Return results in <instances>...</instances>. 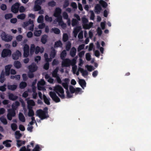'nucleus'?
<instances>
[{
	"label": "nucleus",
	"instance_id": "obj_1",
	"mask_svg": "<svg viewBox=\"0 0 151 151\" xmlns=\"http://www.w3.org/2000/svg\"><path fill=\"white\" fill-rule=\"evenodd\" d=\"M19 105V103L18 101H16L12 105V110L11 109H8V113L7 114V118L8 119L11 120L12 119V117L15 116V112L14 110L17 108Z\"/></svg>",
	"mask_w": 151,
	"mask_h": 151
},
{
	"label": "nucleus",
	"instance_id": "obj_2",
	"mask_svg": "<svg viewBox=\"0 0 151 151\" xmlns=\"http://www.w3.org/2000/svg\"><path fill=\"white\" fill-rule=\"evenodd\" d=\"M47 109L46 108L43 111L41 109L37 110L36 111L37 116H38L41 119L47 118L48 117Z\"/></svg>",
	"mask_w": 151,
	"mask_h": 151
},
{
	"label": "nucleus",
	"instance_id": "obj_3",
	"mask_svg": "<svg viewBox=\"0 0 151 151\" xmlns=\"http://www.w3.org/2000/svg\"><path fill=\"white\" fill-rule=\"evenodd\" d=\"M76 59L75 58H74L71 60L68 59H64L62 62V67H67L69 66L70 65L76 64Z\"/></svg>",
	"mask_w": 151,
	"mask_h": 151
},
{
	"label": "nucleus",
	"instance_id": "obj_4",
	"mask_svg": "<svg viewBox=\"0 0 151 151\" xmlns=\"http://www.w3.org/2000/svg\"><path fill=\"white\" fill-rule=\"evenodd\" d=\"M53 90L61 98H65L64 91L62 87L59 85H57L53 87Z\"/></svg>",
	"mask_w": 151,
	"mask_h": 151
},
{
	"label": "nucleus",
	"instance_id": "obj_5",
	"mask_svg": "<svg viewBox=\"0 0 151 151\" xmlns=\"http://www.w3.org/2000/svg\"><path fill=\"white\" fill-rule=\"evenodd\" d=\"M63 82L62 83V85L67 90L66 92L67 93V97L68 98H70L72 97L73 93L69 92L68 91V84L69 82V80L68 78H65L63 80Z\"/></svg>",
	"mask_w": 151,
	"mask_h": 151
},
{
	"label": "nucleus",
	"instance_id": "obj_6",
	"mask_svg": "<svg viewBox=\"0 0 151 151\" xmlns=\"http://www.w3.org/2000/svg\"><path fill=\"white\" fill-rule=\"evenodd\" d=\"M37 69V67L35 63H32L29 67V72L28 73V76L29 78H32L33 77V72L36 71Z\"/></svg>",
	"mask_w": 151,
	"mask_h": 151
},
{
	"label": "nucleus",
	"instance_id": "obj_7",
	"mask_svg": "<svg viewBox=\"0 0 151 151\" xmlns=\"http://www.w3.org/2000/svg\"><path fill=\"white\" fill-rule=\"evenodd\" d=\"M82 20L83 23V27L84 29H89L93 26V23L92 22H90L88 24H87L88 22V20L85 17H83L82 18Z\"/></svg>",
	"mask_w": 151,
	"mask_h": 151
},
{
	"label": "nucleus",
	"instance_id": "obj_8",
	"mask_svg": "<svg viewBox=\"0 0 151 151\" xmlns=\"http://www.w3.org/2000/svg\"><path fill=\"white\" fill-rule=\"evenodd\" d=\"M1 36L2 40L6 42H10L12 39V36L6 35L4 32H3L2 33Z\"/></svg>",
	"mask_w": 151,
	"mask_h": 151
},
{
	"label": "nucleus",
	"instance_id": "obj_9",
	"mask_svg": "<svg viewBox=\"0 0 151 151\" xmlns=\"http://www.w3.org/2000/svg\"><path fill=\"white\" fill-rule=\"evenodd\" d=\"M44 1L43 0H37L35 2V5L34 6V10L35 11H38L41 9L40 6L42 2Z\"/></svg>",
	"mask_w": 151,
	"mask_h": 151
},
{
	"label": "nucleus",
	"instance_id": "obj_10",
	"mask_svg": "<svg viewBox=\"0 0 151 151\" xmlns=\"http://www.w3.org/2000/svg\"><path fill=\"white\" fill-rule=\"evenodd\" d=\"M45 84V82L43 79H41L40 81H39L37 83V88L38 90L41 91H45L46 89L43 86Z\"/></svg>",
	"mask_w": 151,
	"mask_h": 151
},
{
	"label": "nucleus",
	"instance_id": "obj_11",
	"mask_svg": "<svg viewBox=\"0 0 151 151\" xmlns=\"http://www.w3.org/2000/svg\"><path fill=\"white\" fill-rule=\"evenodd\" d=\"M11 54V51L9 49H4L1 53V56L5 58L7 56H10Z\"/></svg>",
	"mask_w": 151,
	"mask_h": 151
},
{
	"label": "nucleus",
	"instance_id": "obj_12",
	"mask_svg": "<svg viewBox=\"0 0 151 151\" xmlns=\"http://www.w3.org/2000/svg\"><path fill=\"white\" fill-rule=\"evenodd\" d=\"M49 95L53 100L56 102H59L60 101V99L57 96L56 94L54 92L50 91Z\"/></svg>",
	"mask_w": 151,
	"mask_h": 151
},
{
	"label": "nucleus",
	"instance_id": "obj_13",
	"mask_svg": "<svg viewBox=\"0 0 151 151\" xmlns=\"http://www.w3.org/2000/svg\"><path fill=\"white\" fill-rule=\"evenodd\" d=\"M58 23L59 25L63 29L66 28L67 26L66 24L63 21L62 17L58 18Z\"/></svg>",
	"mask_w": 151,
	"mask_h": 151
},
{
	"label": "nucleus",
	"instance_id": "obj_14",
	"mask_svg": "<svg viewBox=\"0 0 151 151\" xmlns=\"http://www.w3.org/2000/svg\"><path fill=\"white\" fill-rule=\"evenodd\" d=\"M44 57L45 58V61L47 62V63H46L45 65L44 68L46 70H47L49 68V64L48 62L49 61H51V60L50 59H49V58H48V55L46 53L45 54Z\"/></svg>",
	"mask_w": 151,
	"mask_h": 151
},
{
	"label": "nucleus",
	"instance_id": "obj_15",
	"mask_svg": "<svg viewBox=\"0 0 151 151\" xmlns=\"http://www.w3.org/2000/svg\"><path fill=\"white\" fill-rule=\"evenodd\" d=\"M61 12L62 10L59 7L56 8L53 14L54 16L58 17V18L62 17L60 15Z\"/></svg>",
	"mask_w": 151,
	"mask_h": 151
},
{
	"label": "nucleus",
	"instance_id": "obj_16",
	"mask_svg": "<svg viewBox=\"0 0 151 151\" xmlns=\"http://www.w3.org/2000/svg\"><path fill=\"white\" fill-rule=\"evenodd\" d=\"M24 56L27 57L28 56L29 52V47L28 45L26 44L24 47Z\"/></svg>",
	"mask_w": 151,
	"mask_h": 151
},
{
	"label": "nucleus",
	"instance_id": "obj_17",
	"mask_svg": "<svg viewBox=\"0 0 151 151\" xmlns=\"http://www.w3.org/2000/svg\"><path fill=\"white\" fill-rule=\"evenodd\" d=\"M22 55L21 52L18 50H17L12 55L13 58L14 60L18 59L19 57H21Z\"/></svg>",
	"mask_w": 151,
	"mask_h": 151
},
{
	"label": "nucleus",
	"instance_id": "obj_18",
	"mask_svg": "<svg viewBox=\"0 0 151 151\" xmlns=\"http://www.w3.org/2000/svg\"><path fill=\"white\" fill-rule=\"evenodd\" d=\"M19 6V3H15L12 6V11L14 13H17L18 11Z\"/></svg>",
	"mask_w": 151,
	"mask_h": 151
},
{
	"label": "nucleus",
	"instance_id": "obj_19",
	"mask_svg": "<svg viewBox=\"0 0 151 151\" xmlns=\"http://www.w3.org/2000/svg\"><path fill=\"white\" fill-rule=\"evenodd\" d=\"M12 66V65H9L5 67V73L6 76H9V75L10 70Z\"/></svg>",
	"mask_w": 151,
	"mask_h": 151
},
{
	"label": "nucleus",
	"instance_id": "obj_20",
	"mask_svg": "<svg viewBox=\"0 0 151 151\" xmlns=\"http://www.w3.org/2000/svg\"><path fill=\"white\" fill-rule=\"evenodd\" d=\"M81 29V27H77L74 28L73 31V34L75 37H76L78 32Z\"/></svg>",
	"mask_w": 151,
	"mask_h": 151
},
{
	"label": "nucleus",
	"instance_id": "obj_21",
	"mask_svg": "<svg viewBox=\"0 0 151 151\" xmlns=\"http://www.w3.org/2000/svg\"><path fill=\"white\" fill-rule=\"evenodd\" d=\"M78 71L81 72L82 76L84 77L87 76L88 74V73L87 70H84L81 67H78Z\"/></svg>",
	"mask_w": 151,
	"mask_h": 151
},
{
	"label": "nucleus",
	"instance_id": "obj_22",
	"mask_svg": "<svg viewBox=\"0 0 151 151\" xmlns=\"http://www.w3.org/2000/svg\"><path fill=\"white\" fill-rule=\"evenodd\" d=\"M28 108H32L31 106H34L35 105V103L33 100H29L27 101Z\"/></svg>",
	"mask_w": 151,
	"mask_h": 151
},
{
	"label": "nucleus",
	"instance_id": "obj_23",
	"mask_svg": "<svg viewBox=\"0 0 151 151\" xmlns=\"http://www.w3.org/2000/svg\"><path fill=\"white\" fill-rule=\"evenodd\" d=\"M75 65H72V70L73 73V74H76L77 76H78L79 75V71H78V70L77 71H76L77 67V66Z\"/></svg>",
	"mask_w": 151,
	"mask_h": 151
},
{
	"label": "nucleus",
	"instance_id": "obj_24",
	"mask_svg": "<svg viewBox=\"0 0 151 151\" xmlns=\"http://www.w3.org/2000/svg\"><path fill=\"white\" fill-rule=\"evenodd\" d=\"M9 98L10 100L14 101L18 98V96L13 93H9L8 94Z\"/></svg>",
	"mask_w": 151,
	"mask_h": 151
},
{
	"label": "nucleus",
	"instance_id": "obj_25",
	"mask_svg": "<svg viewBox=\"0 0 151 151\" xmlns=\"http://www.w3.org/2000/svg\"><path fill=\"white\" fill-rule=\"evenodd\" d=\"M102 8L101 6L99 4H97L95 7V12L98 14H99Z\"/></svg>",
	"mask_w": 151,
	"mask_h": 151
},
{
	"label": "nucleus",
	"instance_id": "obj_26",
	"mask_svg": "<svg viewBox=\"0 0 151 151\" xmlns=\"http://www.w3.org/2000/svg\"><path fill=\"white\" fill-rule=\"evenodd\" d=\"M44 51V49L43 47L41 48L38 46H37L35 49V53L36 54H38L39 52L42 53Z\"/></svg>",
	"mask_w": 151,
	"mask_h": 151
},
{
	"label": "nucleus",
	"instance_id": "obj_27",
	"mask_svg": "<svg viewBox=\"0 0 151 151\" xmlns=\"http://www.w3.org/2000/svg\"><path fill=\"white\" fill-rule=\"evenodd\" d=\"M35 30L34 32V35L36 36H40L42 33L41 30H38L37 28H35Z\"/></svg>",
	"mask_w": 151,
	"mask_h": 151
},
{
	"label": "nucleus",
	"instance_id": "obj_28",
	"mask_svg": "<svg viewBox=\"0 0 151 151\" xmlns=\"http://www.w3.org/2000/svg\"><path fill=\"white\" fill-rule=\"evenodd\" d=\"M17 86L16 85H8V89L12 91L15 90L17 88Z\"/></svg>",
	"mask_w": 151,
	"mask_h": 151
},
{
	"label": "nucleus",
	"instance_id": "obj_29",
	"mask_svg": "<svg viewBox=\"0 0 151 151\" xmlns=\"http://www.w3.org/2000/svg\"><path fill=\"white\" fill-rule=\"evenodd\" d=\"M79 83L80 85L83 88L86 87V83L85 81L83 79H79Z\"/></svg>",
	"mask_w": 151,
	"mask_h": 151
},
{
	"label": "nucleus",
	"instance_id": "obj_30",
	"mask_svg": "<svg viewBox=\"0 0 151 151\" xmlns=\"http://www.w3.org/2000/svg\"><path fill=\"white\" fill-rule=\"evenodd\" d=\"M19 120L22 122H24L25 121V117L23 114L20 113L19 114Z\"/></svg>",
	"mask_w": 151,
	"mask_h": 151
},
{
	"label": "nucleus",
	"instance_id": "obj_31",
	"mask_svg": "<svg viewBox=\"0 0 151 151\" xmlns=\"http://www.w3.org/2000/svg\"><path fill=\"white\" fill-rule=\"evenodd\" d=\"M76 49L74 47H72L70 51V55L72 57L76 55Z\"/></svg>",
	"mask_w": 151,
	"mask_h": 151
},
{
	"label": "nucleus",
	"instance_id": "obj_32",
	"mask_svg": "<svg viewBox=\"0 0 151 151\" xmlns=\"http://www.w3.org/2000/svg\"><path fill=\"white\" fill-rule=\"evenodd\" d=\"M12 141L9 140H7L3 142V144H4L6 147H9L11 146L10 142Z\"/></svg>",
	"mask_w": 151,
	"mask_h": 151
},
{
	"label": "nucleus",
	"instance_id": "obj_33",
	"mask_svg": "<svg viewBox=\"0 0 151 151\" xmlns=\"http://www.w3.org/2000/svg\"><path fill=\"white\" fill-rule=\"evenodd\" d=\"M30 145H28L27 148L25 147H23L20 149V151H30L31 149V148H30Z\"/></svg>",
	"mask_w": 151,
	"mask_h": 151
},
{
	"label": "nucleus",
	"instance_id": "obj_34",
	"mask_svg": "<svg viewBox=\"0 0 151 151\" xmlns=\"http://www.w3.org/2000/svg\"><path fill=\"white\" fill-rule=\"evenodd\" d=\"M17 146L19 147L23 145H24L25 144V142L24 141L19 140L18 139L17 140Z\"/></svg>",
	"mask_w": 151,
	"mask_h": 151
},
{
	"label": "nucleus",
	"instance_id": "obj_35",
	"mask_svg": "<svg viewBox=\"0 0 151 151\" xmlns=\"http://www.w3.org/2000/svg\"><path fill=\"white\" fill-rule=\"evenodd\" d=\"M51 31L54 33L56 34H58L60 32V29H59L55 27L52 28L51 29Z\"/></svg>",
	"mask_w": 151,
	"mask_h": 151
},
{
	"label": "nucleus",
	"instance_id": "obj_36",
	"mask_svg": "<svg viewBox=\"0 0 151 151\" xmlns=\"http://www.w3.org/2000/svg\"><path fill=\"white\" fill-rule=\"evenodd\" d=\"M36 88L35 87H32V91L33 93L32 94L33 98L34 99L36 98L37 93L36 92Z\"/></svg>",
	"mask_w": 151,
	"mask_h": 151
},
{
	"label": "nucleus",
	"instance_id": "obj_37",
	"mask_svg": "<svg viewBox=\"0 0 151 151\" xmlns=\"http://www.w3.org/2000/svg\"><path fill=\"white\" fill-rule=\"evenodd\" d=\"M58 70V67L56 68V69L53 71L52 73V76L54 77H56L58 76L57 74V72Z\"/></svg>",
	"mask_w": 151,
	"mask_h": 151
},
{
	"label": "nucleus",
	"instance_id": "obj_38",
	"mask_svg": "<svg viewBox=\"0 0 151 151\" xmlns=\"http://www.w3.org/2000/svg\"><path fill=\"white\" fill-rule=\"evenodd\" d=\"M29 109V112L28 113V116H32L34 115V113L33 111L32 110V108H28Z\"/></svg>",
	"mask_w": 151,
	"mask_h": 151
},
{
	"label": "nucleus",
	"instance_id": "obj_39",
	"mask_svg": "<svg viewBox=\"0 0 151 151\" xmlns=\"http://www.w3.org/2000/svg\"><path fill=\"white\" fill-rule=\"evenodd\" d=\"M22 136V135L20 133L19 131H17L15 132V137L17 139H19Z\"/></svg>",
	"mask_w": 151,
	"mask_h": 151
},
{
	"label": "nucleus",
	"instance_id": "obj_40",
	"mask_svg": "<svg viewBox=\"0 0 151 151\" xmlns=\"http://www.w3.org/2000/svg\"><path fill=\"white\" fill-rule=\"evenodd\" d=\"M47 36L46 35L43 36L41 40L43 44L47 42Z\"/></svg>",
	"mask_w": 151,
	"mask_h": 151
},
{
	"label": "nucleus",
	"instance_id": "obj_41",
	"mask_svg": "<svg viewBox=\"0 0 151 151\" xmlns=\"http://www.w3.org/2000/svg\"><path fill=\"white\" fill-rule=\"evenodd\" d=\"M15 67L17 68H19L21 67V65L20 62L18 61H15L14 63Z\"/></svg>",
	"mask_w": 151,
	"mask_h": 151
},
{
	"label": "nucleus",
	"instance_id": "obj_42",
	"mask_svg": "<svg viewBox=\"0 0 151 151\" xmlns=\"http://www.w3.org/2000/svg\"><path fill=\"white\" fill-rule=\"evenodd\" d=\"M27 83L24 82H21L19 84V88L21 89H23L24 88L27 86Z\"/></svg>",
	"mask_w": 151,
	"mask_h": 151
},
{
	"label": "nucleus",
	"instance_id": "obj_43",
	"mask_svg": "<svg viewBox=\"0 0 151 151\" xmlns=\"http://www.w3.org/2000/svg\"><path fill=\"white\" fill-rule=\"evenodd\" d=\"M85 67L89 71H91L94 69V68L93 66L88 65H85Z\"/></svg>",
	"mask_w": 151,
	"mask_h": 151
},
{
	"label": "nucleus",
	"instance_id": "obj_44",
	"mask_svg": "<svg viewBox=\"0 0 151 151\" xmlns=\"http://www.w3.org/2000/svg\"><path fill=\"white\" fill-rule=\"evenodd\" d=\"M43 98L44 102L45 104L47 105H49L50 104L49 99L47 98L44 95H43Z\"/></svg>",
	"mask_w": 151,
	"mask_h": 151
},
{
	"label": "nucleus",
	"instance_id": "obj_45",
	"mask_svg": "<svg viewBox=\"0 0 151 151\" xmlns=\"http://www.w3.org/2000/svg\"><path fill=\"white\" fill-rule=\"evenodd\" d=\"M99 2L103 7H106L107 6V3L103 0H100L99 1Z\"/></svg>",
	"mask_w": 151,
	"mask_h": 151
},
{
	"label": "nucleus",
	"instance_id": "obj_46",
	"mask_svg": "<svg viewBox=\"0 0 151 151\" xmlns=\"http://www.w3.org/2000/svg\"><path fill=\"white\" fill-rule=\"evenodd\" d=\"M5 80L4 73L2 72L1 73L0 77V82L1 83H3L4 82Z\"/></svg>",
	"mask_w": 151,
	"mask_h": 151
},
{
	"label": "nucleus",
	"instance_id": "obj_47",
	"mask_svg": "<svg viewBox=\"0 0 151 151\" xmlns=\"http://www.w3.org/2000/svg\"><path fill=\"white\" fill-rule=\"evenodd\" d=\"M0 120L4 124H6L7 123L6 119L4 116H3L1 117Z\"/></svg>",
	"mask_w": 151,
	"mask_h": 151
},
{
	"label": "nucleus",
	"instance_id": "obj_48",
	"mask_svg": "<svg viewBox=\"0 0 151 151\" xmlns=\"http://www.w3.org/2000/svg\"><path fill=\"white\" fill-rule=\"evenodd\" d=\"M35 49V45L34 44H32L31 45L30 49V53L32 55L34 52Z\"/></svg>",
	"mask_w": 151,
	"mask_h": 151
},
{
	"label": "nucleus",
	"instance_id": "obj_49",
	"mask_svg": "<svg viewBox=\"0 0 151 151\" xmlns=\"http://www.w3.org/2000/svg\"><path fill=\"white\" fill-rule=\"evenodd\" d=\"M25 17L26 15L25 14H22L18 15L17 16V18L18 19L23 20L25 19Z\"/></svg>",
	"mask_w": 151,
	"mask_h": 151
},
{
	"label": "nucleus",
	"instance_id": "obj_50",
	"mask_svg": "<svg viewBox=\"0 0 151 151\" xmlns=\"http://www.w3.org/2000/svg\"><path fill=\"white\" fill-rule=\"evenodd\" d=\"M43 15H40L38 17L37 19V22L38 23H41L43 22Z\"/></svg>",
	"mask_w": 151,
	"mask_h": 151
},
{
	"label": "nucleus",
	"instance_id": "obj_51",
	"mask_svg": "<svg viewBox=\"0 0 151 151\" xmlns=\"http://www.w3.org/2000/svg\"><path fill=\"white\" fill-rule=\"evenodd\" d=\"M55 55V51L54 49H52L50 55V58L51 60V59L54 58Z\"/></svg>",
	"mask_w": 151,
	"mask_h": 151
},
{
	"label": "nucleus",
	"instance_id": "obj_52",
	"mask_svg": "<svg viewBox=\"0 0 151 151\" xmlns=\"http://www.w3.org/2000/svg\"><path fill=\"white\" fill-rule=\"evenodd\" d=\"M69 5V2L68 0H65L63 3V7L65 8L68 6Z\"/></svg>",
	"mask_w": 151,
	"mask_h": 151
},
{
	"label": "nucleus",
	"instance_id": "obj_53",
	"mask_svg": "<svg viewBox=\"0 0 151 151\" xmlns=\"http://www.w3.org/2000/svg\"><path fill=\"white\" fill-rule=\"evenodd\" d=\"M30 27L29 29L31 31H33V30L34 25L33 24V22L32 20H30Z\"/></svg>",
	"mask_w": 151,
	"mask_h": 151
},
{
	"label": "nucleus",
	"instance_id": "obj_54",
	"mask_svg": "<svg viewBox=\"0 0 151 151\" xmlns=\"http://www.w3.org/2000/svg\"><path fill=\"white\" fill-rule=\"evenodd\" d=\"M66 51L64 50L61 53V54L60 55V57L61 58L63 59L66 56Z\"/></svg>",
	"mask_w": 151,
	"mask_h": 151
},
{
	"label": "nucleus",
	"instance_id": "obj_55",
	"mask_svg": "<svg viewBox=\"0 0 151 151\" xmlns=\"http://www.w3.org/2000/svg\"><path fill=\"white\" fill-rule=\"evenodd\" d=\"M62 45V43H61V42L60 41H57V42H56L55 45V47H60Z\"/></svg>",
	"mask_w": 151,
	"mask_h": 151
},
{
	"label": "nucleus",
	"instance_id": "obj_56",
	"mask_svg": "<svg viewBox=\"0 0 151 151\" xmlns=\"http://www.w3.org/2000/svg\"><path fill=\"white\" fill-rule=\"evenodd\" d=\"M45 19L47 21L50 22L52 20V18L51 17H49L48 15H46L45 17Z\"/></svg>",
	"mask_w": 151,
	"mask_h": 151
},
{
	"label": "nucleus",
	"instance_id": "obj_57",
	"mask_svg": "<svg viewBox=\"0 0 151 151\" xmlns=\"http://www.w3.org/2000/svg\"><path fill=\"white\" fill-rule=\"evenodd\" d=\"M30 20H29V21L27 22H26L24 23L22 25L23 27L24 28H26L27 26L29 25L30 24Z\"/></svg>",
	"mask_w": 151,
	"mask_h": 151
},
{
	"label": "nucleus",
	"instance_id": "obj_58",
	"mask_svg": "<svg viewBox=\"0 0 151 151\" xmlns=\"http://www.w3.org/2000/svg\"><path fill=\"white\" fill-rule=\"evenodd\" d=\"M86 60L88 61H90L91 59V54L89 53H86Z\"/></svg>",
	"mask_w": 151,
	"mask_h": 151
},
{
	"label": "nucleus",
	"instance_id": "obj_59",
	"mask_svg": "<svg viewBox=\"0 0 151 151\" xmlns=\"http://www.w3.org/2000/svg\"><path fill=\"white\" fill-rule=\"evenodd\" d=\"M68 39V36L67 34L64 33L63 34V39L64 42L67 41Z\"/></svg>",
	"mask_w": 151,
	"mask_h": 151
},
{
	"label": "nucleus",
	"instance_id": "obj_60",
	"mask_svg": "<svg viewBox=\"0 0 151 151\" xmlns=\"http://www.w3.org/2000/svg\"><path fill=\"white\" fill-rule=\"evenodd\" d=\"M5 17L6 19H9L12 17V14H6L5 15Z\"/></svg>",
	"mask_w": 151,
	"mask_h": 151
},
{
	"label": "nucleus",
	"instance_id": "obj_61",
	"mask_svg": "<svg viewBox=\"0 0 151 151\" xmlns=\"http://www.w3.org/2000/svg\"><path fill=\"white\" fill-rule=\"evenodd\" d=\"M90 12L91 14V16L90 17V19L93 20L94 18L95 15L94 14L92 11H90Z\"/></svg>",
	"mask_w": 151,
	"mask_h": 151
},
{
	"label": "nucleus",
	"instance_id": "obj_62",
	"mask_svg": "<svg viewBox=\"0 0 151 151\" xmlns=\"http://www.w3.org/2000/svg\"><path fill=\"white\" fill-rule=\"evenodd\" d=\"M6 85L5 84L3 86H0V91H4L6 89Z\"/></svg>",
	"mask_w": 151,
	"mask_h": 151
},
{
	"label": "nucleus",
	"instance_id": "obj_63",
	"mask_svg": "<svg viewBox=\"0 0 151 151\" xmlns=\"http://www.w3.org/2000/svg\"><path fill=\"white\" fill-rule=\"evenodd\" d=\"M11 127L12 129L14 131H15L17 128V124H12L11 125Z\"/></svg>",
	"mask_w": 151,
	"mask_h": 151
},
{
	"label": "nucleus",
	"instance_id": "obj_64",
	"mask_svg": "<svg viewBox=\"0 0 151 151\" xmlns=\"http://www.w3.org/2000/svg\"><path fill=\"white\" fill-rule=\"evenodd\" d=\"M63 16L64 19H66L69 18L66 12H64L63 13Z\"/></svg>",
	"mask_w": 151,
	"mask_h": 151
}]
</instances>
